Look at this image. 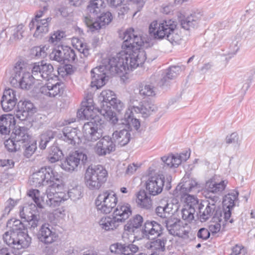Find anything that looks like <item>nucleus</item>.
I'll return each mask as SVG.
<instances>
[{"label": "nucleus", "mask_w": 255, "mask_h": 255, "mask_svg": "<svg viewBox=\"0 0 255 255\" xmlns=\"http://www.w3.org/2000/svg\"><path fill=\"white\" fill-rule=\"evenodd\" d=\"M105 4L103 0H91L87 6L89 12V18H92L101 13L104 10Z\"/></svg>", "instance_id": "72a5a7b5"}, {"label": "nucleus", "mask_w": 255, "mask_h": 255, "mask_svg": "<svg viewBox=\"0 0 255 255\" xmlns=\"http://www.w3.org/2000/svg\"><path fill=\"white\" fill-rule=\"evenodd\" d=\"M64 89L63 84L57 82L56 84L48 83L40 88V92L49 97H55L63 94Z\"/></svg>", "instance_id": "a878e982"}, {"label": "nucleus", "mask_w": 255, "mask_h": 255, "mask_svg": "<svg viewBox=\"0 0 255 255\" xmlns=\"http://www.w3.org/2000/svg\"><path fill=\"white\" fill-rule=\"evenodd\" d=\"M99 223L101 227L107 231L114 230L121 224L118 218L115 217L113 214L111 216L102 218Z\"/></svg>", "instance_id": "7c9ffc66"}, {"label": "nucleus", "mask_w": 255, "mask_h": 255, "mask_svg": "<svg viewBox=\"0 0 255 255\" xmlns=\"http://www.w3.org/2000/svg\"><path fill=\"white\" fill-rule=\"evenodd\" d=\"M94 106L93 104L92 99L87 100L86 101L82 102L81 103V107L77 113V117L80 120H89L90 119L94 120V122L91 121L84 124L83 128H85V126L88 125L90 128H97L95 127L94 123L96 122L94 120V117H95V113L94 112Z\"/></svg>", "instance_id": "f3484780"}, {"label": "nucleus", "mask_w": 255, "mask_h": 255, "mask_svg": "<svg viewBox=\"0 0 255 255\" xmlns=\"http://www.w3.org/2000/svg\"><path fill=\"white\" fill-rule=\"evenodd\" d=\"M139 93L141 96L144 97L153 96L155 95L154 87L149 85L140 86Z\"/></svg>", "instance_id": "13d9d810"}, {"label": "nucleus", "mask_w": 255, "mask_h": 255, "mask_svg": "<svg viewBox=\"0 0 255 255\" xmlns=\"http://www.w3.org/2000/svg\"><path fill=\"white\" fill-rule=\"evenodd\" d=\"M152 240V241L149 244H146V247L148 249L156 252L165 251V245L167 242L165 237H162L161 238Z\"/></svg>", "instance_id": "e433bc0d"}, {"label": "nucleus", "mask_w": 255, "mask_h": 255, "mask_svg": "<svg viewBox=\"0 0 255 255\" xmlns=\"http://www.w3.org/2000/svg\"><path fill=\"white\" fill-rule=\"evenodd\" d=\"M84 134L86 139L95 141L102 136V128H86Z\"/></svg>", "instance_id": "37998d69"}, {"label": "nucleus", "mask_w": 255, "mask_h": 255, "mask_svg": "<svg viewBox=\"0 0 255 255\" xmlns=\"http://www.w3.org/2000/svg\"><path fill=\"white\" fill-rule=\"evenodd\" d=\"M108 172L103 166H89L85 173V183L91 190H99L106 182Z\"/></svg>", "instance_id": "423d86ee"}, {"label": "nucleus", "mask_w": 255, "mask_h": 255, "mask_svg": "<svg viewBox=\"0 0 255 255\" xmlns=\"http://www.w3.org/2000/svg\"><path fill=\"white\" fill-rule=\"evenodd\" d=\"M65 32L63 31L57 30L54 31L49 37L48 41L53 44H56L62 38L65 37Z\"/></svg>", "instance_id": "052dcab7"}, {"label": "nucleus", "mask_w": 255, "mask_h": 255, "mask_svg": "<svg viewBox=\"0 0 255 255\" xmlns=\"http://www.w3.org/2000/svg\"><path fill=\"white\" fill-rule=\"evenodd\" d=\"M60 177L53 168L45 166L33 173L30 178V182L31 185L36 187L49 185V188L47 189H51V196L61 204L67 200V196L65 193L58 191L63 186Z\"/></svg>", "instance_id": "f03ea898"}, {"label": "nucleus", "mask_w": 255, "mask_h": 255, "mask_svg": "<svg viewBox=\"0 0 255 255\" xmlns=\"http://www.w3.org/2000/svg\"><path fill=\"white\" fill-rule=\"evenodd\" d=\"M30 215H27L28 216L25 218V222L27 223V226L29 228L30 230L35 229L38 225L39 222V216L35 214L33 212H29Z\"/></svg>", "instance_id": "603ef678"}, {"label": "nucleus", "mask_w": 255, "mask_h": 255, "mask_svg": "<svg viewBox=\"0 0 255 255\" xmlns=\"http://www.w3.org/2000/svg\"><path fill=\"white\" fill-rule=\"evenodd\" d=\"M112 136L115 143L117 141L121 146L127 144L130 139V134L126 128H123L119 132L118 131L114 132Z\"/></svg>", "instance_id": "c9c22d12"}, {"label": "nucleus", "mask_w": 255, "mask_h": 255, "mask_svg": "<svg viewBox=\"0 0 255 255\" xmlns=\"http://www.w3.org/2000/svg\"><path fill=\"white\" fill-rule=\"evenodd\" d=\"M63 66L57 67V69L56 70L57 76L61 75V77H64L74 73L73 66L71 63H63Z\"/></svg>", "instance_id": "3c124183"}, {"label": "nucleus", "mask_w": 255, "mask_h": 255, "mask_svg": "<svg viewBox=\"0 0 255 255\" xmlns=\"http://www.w3.org/2000/svg\"><path fill=\"white\" fill-rule=\"evenodd\" d=\"M4 144L5 148L9 152H15L19 150L21 147V144H18L14 139H12L11 136L4 141Z\"/></svg>", "instance_id": "864d4df0"}, {"label": "nucleus", "mask_w": 255, "mask_h": 255, "mask_svg": "<svg viewBox=\"0 0 255 255\" xmlns=\"http://www.w3.org/2000/svg\"><path fill=\"white\" fill-rule=\"evenodd\" d=\"M56 136V133L52 130H48L46 132L42 134L40 136L39 141V147L41 150L46 148L47 144Z\"/></svg>", "instance_id": "79ce46f5"}, {"label": "nucleus", "mask_w": 255, "mask_h": 255, "mask_svg": "<svg viewBox=\"0 0 255 255\" xmlns=\"http://www.w3.org/2000/svg\"><path fill=\"white\" fill-rule=\"evenodd\" d=\"M202 16V14L200 12H192L186 17H180L179 22L182 28L188 30L191 28L197 27Z\"/></svg>", "instance_id": "5701e85b"}, {"label": "nucleus", "mask_w": 255, "mask_h": 255, "mask_svg": "<svg viewBox=\"0 0 255 255\" xmlns=\"http://www.w3.org/2000/svg\"><path fill=\"white\" fill-rule=\"evenodd\" d=\"M15 115L12 114L3 115L0 116V128H16L15 125L17 122Z\"/></svg>", "instance_id": "a19ab883"}, {"label": "nucleus", "mask_w": 255, "mask_h": 255, "mask_svg": "<svg viewBox=\"0 0 255 255\" xmlns=\"http://www.w3.org/2000/svg\"><path fill=\"white\" fill-rule=\"evenodd\" d=\"M17 102L16 91L10 88L4 90L0 101L4 111L9 112L12 110Z\"/></svg>", "instance_id": "412c9836"}, {"label": "nucleus", "mask_w": 255, "mask_h": 255, "mask_svg": "<svg viewBox=\"0 0 255 255\" xmlns=\"http://www.w3.org/2000/svg\"><path fill=\"white\" fill-rule=\"evenodd\" d=\"M132 110L136 113H140L144 118L147 117L153 112L157 110V107L148 100H143L138 105H133Z\"/></svg>", "instance_id": "bb28decb"}, {"label": "nucleus", "mask_w": 255, "mask_h": 255, "mask_svg": "<svg viewBox=\"0 0 255 255\" xmlns=\"http://www.w3.org/2000/svg\"><path fill=\"white\" fill-rule=\"evenodd\" d=\"M143 217L137 214L130 218L124 226L125 231L130 234H133L134 235V238L137 239V236L139 234V231L141 229V226L143 223Z\"/></svg>", "instance_id": "b1692460"}, {"label": "nucleus", "mask_w": 255, "mask_h": 255, "mask_svg": "<svg viewBox=\"0 0 255 255\" xmlns=\"http://www.w3.org/2000/svg\"><path fill=\"white\" fill-rule=\"evenodd\" d=\"M14 75L12 77L11 83L18 84L21 89L29 90L34 83L33 75L25 72L20 63H17L13 69Z\"/></svg>", "instance_id": "9b49d317"}, {"label": "nucleus", "mask_w": 255, "mask_h": 255, "mask_svg": "<svg viewBox=\"0 0 255 255\" xmlns=\"http://www.w3.org/2000/svg\"><path fill=\"white\" fill-rule=\"evenodd\" d=\"M88 162L86 154L83 151L76 150L70 153L61 164V167L65 171L73 172L77 170L81 163L85 165Z\"/></svg>", "instance_id": "4468645a"}, {"label": "nucleus", "mask_w": 255, "mask_h": 255, "mask_svg": "<svg viewBox=\"0 0 255 255\" xmlns=\"http://www.w3.org/2000/svg\"><path fill=\"white\" fill-rule=\"evenodd\" d=\"M113 18V16L111 12L103 10V12L92 18L86 16L85 22L90 30L94 32L105 27L106 25L111 23Z\"/></svg>", "instance_id": "f8f14e48"}, {"label": "nucleus", "mask_w": 255, "mask_h": 255, "mask_svg": "<svg viewBox=\"0 0 255 255\" xmlns=\"http://www.w3.org/2000/svg\"><path fill=\"white\" fill-rule=\"evenodd\" d=\"M43 10H39L36 13L34 18H32L29 24V27L30 30L31 31L34 29L35 26L37 27V25L39 24L40 20L39 18L42 17L44 11L47 9V5H44Z\"/></svg>", "instance_id": "4d7b16f0"}, {"label": "nucleus", "mask_w": 255, "mask_h": 255, "mask_svg": "<svg viewBox=\"0 0 255 255\" xmlns=\"http://www.w3.org/2000/svg\"><path fill=\"white\" fill-rule=\"evenodd\" d=\"M162 204V205H159L155 208V213L158 217L167 219L169 215L173 214L174 212L172 211L173 204L167 202Z\"/></svg>", "instance_id": "58836bf2"}, {"label": "nucleus", "mask_w": 255, "mask_h": 255, "mask_svg": "<svg viewBox=\"0 0 255 255\" xmlns=\"http://www.w3.org/2000/svg\"><path fill=\"white\" fill-rule=\"evenodd\" d=\"M131 214L130 205L126 203H119L113 213V215L118 218L121 224L124 223L131 215Z\"/></svg>", "instance_id": "cd10ccee"}, {"label": "nucleus", "mask_w": 255, "mask_h": 255, "mask_svg": "<svg viewBox=\"0 0 255 255\" xmlns=\"http://www.w3.org/2000/svg\"><path fill=\"white\" fill-rule=\"evenodd\" d=\"M167 230L170 235L178 237L183 236L184 227L181 226L179 222H173L171 219L168 218L163 222Z\"/></svg>", "instance_id": "f704fd0d"}, {"label": "nucleus", "mask_w": 255, "mask_h": 255, "mask_svg": "<svg viewBox=\"0 0 255 255\" xmlns=\"http://www.w3.org/2000/svg\"><path fill=\"white\" fill-rule=\"evenodd\" d=\"M28 128H12L11 137L14 139L18 144L22 145L31 139V135L27 132Z\"/></svg>", "instance_id": "2f4dec72"}, {"label": "nucleus", "mask_w": 255, "mask_h": 255, "mask_svg": "<svg viewBox=\"0 0 255 255\" xmlns=\"http://www.w3.org/2000/svg\"><path fill=\"white\" fill-rule=\"evenodd\" d=\"M243 248L244 247L242 245L236 244L232 248V253L228 255H238L241 254V251Z\"/></svg>", "instance_id": "774afa93"}, {"label": "nucleus", "mask_w": 255, "mask_h": 255, "mask_svg": "<svg viewBox=\"0 0 255 255\" xmlns=\"http://www.w3.org/2000/svg\"><path fill=\"white\" fill-rule=\"evenodd\" d=\"M118 198L112 190H105L101 192L95 201L97 209L103 214H109L116 207Z\"/></svg>", "instance_id": "6e6552de"}, {"label": "nucleus", "mask_w": 255, "mask_h": 255, "mask_svg": "<svg viewBox=\"0 0 255 255\" xmlns=\"http://www.w3.org/2000/svg\"><path fill=\"white\" fill-rule=\"evenodd\" d=\"M27 195L31 197L35 203L36 204L37 207L39 209L43 208L42 204L40 202L39 196L40 191L37 189L30 190Z\"/></svg>", "instance_id": "bf43d9fd"}, {"label": "nucleus", "mask_w": 255, "mask_h": 255, "mask_svg": "<svg viewBox=\"0 0 255 255\" xmlns=\"http://www.w3.org/2000/svg\"><path fill=\"white\" fill-rule=\"evenodd\" d=\"M100 98L103 99L102 105L98 110L99 112L107 121L115 125L119 120L115 112L112 108L120 113L125 108L124 104L117 98L113 91L109 90L103 91L101 93Z\"/></svg>", "instance_id": "39448f33"}, {"label": "nucleus", "mask_w": 255, "mask_h": 255, "mask_svg": "<svg viewBox=\"0 0 255 255\" xmlns=\"http://www.w3.org/2000/svg\"><path fill=\"white\" fill-rule=\"evenodd\" d=\"M29 212H31V210L28 208L22 207L19 211V216L21 219H23V222H25V218L27 217V215H30Z\"/></svg>", "instance_id": "338daca9"}, {"label": "nucleus", "mask_w": 255, "mask_h": 255, "mask_svg": "<svg viewBox=\"0 0 255 255\" xmlns=\"http://www.w3.org/2000/svg\"><path fill=\"white\" fill-rule=\"evenodd\" d=\"M47 50L48 47L45 45L34 46L30 50V55L32 58H44L47 55Z\"/></svg>", "instance_id": "49530a36"}, {"label": "nucleus", "mask_w": 255, "mask_h": 255, "mask_svg": "<svg viewBox=\"0 0 255 255\" xmlns=\"http://www.w3.org/2000/svg\"><path fill=\"white\" fill-rule=\"evenodd\" d=\"M171 179L167 178L165 182V177L162 174L149 175L145 183V188L150 195L156 196L161 193L165 185V189L168 191L171 188Z\"/></svg>", "instance_id": "0eeeda50"}, {"label": "nucleus", "mask_w": 255, "mask_h": 255, "mask_svg": "<svg viewBox=\"0 0 255 255\" xmlns=\"http://www.w3.org/2000/svg\"><path fill=\"white\" fill-rule=\"evenodd\" d=\"M239 192L237 190H234L225 195L223 199V206H221L224 209L223 218L228 221L230 223H233L234 220L230 219L232 214V208L235 206V201L238 199Z\"/></svg>", "instance_id": "aec40b11"}, {"label": "nucleus", "mask_w": 255, "mask_h": 255, "mask_svg": "<svg viewBox=\"0 0 255 255\" xmlns=\"http://www.w3.org/2000/svg\"><path fill=\"white\" fill-rule=\"evenodd\" d=\"M228 184L227 180H222L219 182L215 179H211L206 183L205 186L209 192L220 194L225 189Z\"/></svg>", "instance_id": "473e14b6"}, {"label": "nucleus", "mask_w": 255, "mask_h": 255, "mask_svg": "<svg viewBox=\"0 0 255 255\" xmlns=\"http://www.w3.org/2000/svg\"><path fill=\"white\" fill-rule=\"evenodd\" d=\"M115 141L109 136H105L97 143L95 151L99 156H105L115 151Z\"/></svg>", "instance_id": "6ab92c4d"}, {"label": "nucleus", "mask_w": 255, "mask_h": 255, "mask_svg": "<svg viewBox=\"0 0 255 255\" xmlns=\"http://www.w3.org/2000/svg\"><path fill=\"white\" fill-rule=\"evenodd\" d=\"M21 147L24 149V156L26 158H29L34 153L37 148L36 141L34 140L31 142L29 140L27 142L21 145Z\"/></svg>", "instance_id": "8fccbe9b"}, {"label": "nucleus", "mask_w": 255, "mask_h": 255, "mask_svg": "<svg viewBox=\"0 0 255 255\" xmlns=\"http://www.w3.org/2000/svg\"><path fill=\"white\" fill-rule=\"evenodd\" d=\"M51 189H46V193L47 194V198L48 199L46 200V204L48 206L51 207H56L60 205L58 200H56L54 197L51 196Z\"/></svg>", "instance_id": "680f3d73"}, {"label": "nucleus", "mask_w": 255, "mask_h": 255, "mask_svg": "<svg viewBox=\"0 0 255 255\" xmlns=\"http://www.w3.org/2000/svg\"><path fill=\"white\" fill-rule=\"evenodd\" d=\"M136 203L138 207L150 210L152 206V201L150 196L144 190H139L136 194Z\"/></svg>", "instance_id": "c85d7f7f"}, {"label": "nucleus", "mask_w": 255, "mask_h": 255, "mask_svg": "<svg viewBox=\"0 0 255 255\" xmlns=\"http://www.w3.org/2000/svg\"><path fill=\"white\" fill-rule=\"evenodd\" d=\"M197 182L192 179L183 178L182 182L179 183L174 190V194L181 195H187L189 192L195 190L197 188Z\"/></svg>", "instance_id": "393cba45"}, {"label": "nucleus", "mask_w": 255, "mask_h": 255, "mask_svg": "<svg viewBox=\"0 0 255 255\" xmlns=\"http://www.w3.org/2000/svg\"><path fill=\"white\" fill-rule=\"evenodd\" d=\"M15 117L20 122H23V124L28 126L27 122L29 117H31L37 112V109L33 104L28 100H20L16 103L13 109Z\"/></svg>", "instance_id": "ddd939ff"}, {"label": "nucleus", "mask_w": 255, "mask_h": 255, "mask_svg": "<svg viewBox=\"0 0 255 255\" xmlns=\"http://www.w3.org/2000/svg\"><path fill=\"white\" fill-rule=\"evenodd\" d=\"M190 202H188L187 204L184 206L180 211L176 209L178 216H181L182 219L187 222H191L194 219V214L196 211V207L194 205L193 200H191Z\"/></svg>", "instance_id": "c756f323"}, {"label": "nucleus", "mask_w": 255, "mask_h": 255, "mask_svg": "<svg viewBox=\"0 0 255 255\" xmlns=\"http://www.w3.org/2000/svg\"><path fill=\"white\" fill-rule=\"evenodd\" d=\"M163 229L161 225L154 221H146L137 236V240L154 239L156 237H161Z\"/></svg>", "instance_id": "2eb2a0df"}, {"label": "nucleus", "mask_w": 255, "mask_h": 255, "mask_svg": "<svg viewBox=\"0 0 255 255\" xmlns=\"http://www.w3.org/2000/svg\"><path fill=\"white\" fill-rule=\"evenodd\" d=\"M197 236L198 239L202 241L207 240L210 236V232L207 229L202 228L198 231Z\"/></svg>", "instance_id": "e2e57ef3"}, {"label": "nucleus", "mask_w": 255, "mask_h": 255, "mask_svg": "<svg viewBox=\"0 0 255 255\" xmlns=\"http://www.w3.org/2000/svg\"><path fill=\"white\" fill-rule=\"evenodd\" d=\"M110 251L117 254L131 255L136 253L138 247L133 244L132 242H120L112 244L110 247Z\"/></svg>", "instance_id": "4be33fe9"}, {"label": "nucleus", "mask_w": 255, "mask_h": 255, "mask_svg": "<svg viewBox=\"0 0 255 255\" xmlns=\"http://www.w3.org/2000/svg\"><path fill=\"white\" fill-rule=\"evenodd\" d=\"M177 22L172 19L154 20L149 26V34L155 40L166 38L171 43L179 44L181 37L178 33Z\"/></svg>", "instance_id": "7ed1b4c3"}, {"label": "nucleus", "mask_w": 255, "mask_h": 255, "mask_svg": "<svg viewBox=\"0 0 255 255\" xmlns=\"http://www.w3.org/2000/svg\"><path fill=\"white\" fill-rule=\"evenodd\" d=\"M77 43L80 46V48L78 50L82 53L84 56L87 57L89 54V48L86 43H83L81 41H77Z\"/></svg>", "instance_id": "69168bd1"}, {"label": "nucleus", "mask_w": 255, "mask_h": 255, "mask_svg": "<svg viewBox=\"0 0 255 255\" xmlns=\"http://www.w3.org/2000/svg\"><path fill=\"white\" fill-rule=\"evenodd\" d=\"M49 58L52 60L63 63H75L78 60L75 50L69 46L62 45L54 47Z\"/></svg>", "instance_id": "9d476101"}, {"label": "nucleus", "mask_w": 255, "mask_h": 255, "mask_svg": "<svg viewBox=\"0 0 255 255\" xmlns=\"http://www.w3.org/2000/svg\"><path fill=\"white\" fill-rule=\"evenodd\" d=\"M2 238L7 246L18 250L27 248L31 243V238L25 232H6Z\"/></svg>", "instance_id": "1a4fd4ad"}, {"label": "nucleus", "mask_w": 255, "mask_h": 255, "mask_svg": "<svg viewBox=\"0 0 255 255\" xmlns=\"http://www.w3.org/2000/svg\"><path fill=\"white\" fill-rule=\"evenodd\" d=\"M37 236L39 241L45 245L51 244L56 242L59 238L52 226L48 223L41 226Z\"/></svg>", "instance_id": "a211bd4d"}, {"label": "nucleus", "mask_w": 255, "mask_h": 255, "mask_svg": "<svg viewBox=\"0 0 255 255\" xmlns=\"http://www.w3.org/2000/svg\"><path fill=\"white\" fill-rule=\"evenodd\" d=\"M119 125H125V128H140V124L139 121L133 118L132 112L129 114L127 113L125 117L120 120Z\"/></svg>", "instance_id": "4c0bfd02"}, {"label": "nucleus", "mask_w": 255, "mask_h": 255, "mask_svg": "<svg viewBox=\"0 0 255 255\" xmlns=\"http://www.w3.org/2000/svg\"><path fill=\"white\" fill-rule=\"evenodd\" d=\"M63 156L62 150L57 146L53 145L50 148L48 159L51 163H55L61 160Z\"/></svg>", "instance_id": "a18cd8bd"}, {"label": "nucleus", "mask_w": 255, "mask_h": 255, "mask_svg": "<svg viewBox=\"0 0 255 255\" xmlns=\"http://www.w3.org/2000/svg\"><path fill=\"white\" fill-rule=\"evenodd\" d=\"M10 225V229L7 232H25V226L20 220L15 219L13 221L12 219L9 220L7 222V226Z\"/></svg>", "instance_id": "de8ad7c7"}, {"label": "nucleus", "mask_w": 255, "mask_h": 255, "mask_svg": "<svg viewBox=\"0 0 255 255\" xmlns=\"http://www.w3.org/2000/svg\"><path fill=\"white\" fill-rule=\"evenodd\" d=\"M82 188L80 186H76L69 190L68 192L67 199L70 198L72 200L76 201L82 197Z\"/></svg>", "instance_id": "6e6d98bb"}, {"label": "nucleus", "mask_w": 255, "mask_h": 255, "mask_svg": "<svg viewBox=\"0 0 255 255\" xmlns=\"http://www.w3.org/2000/svg\"><path fill=\"white\" fill-rule=\"evenodd\" d=\"M17 201L18 200L14 201L11 198L7 200L5 203L4 213L8 214L12 209L17 204Z\"/></svg>", "instance_id": "0e129e2a"}, {"label": "nucleus", "mask_w": 255, "mask_h": 255, "mask_svg": "<svg viewBox=\"0 0 255 255\" xmlns=\"http://www.w3.org/2000/svg\"><path fill=\"white\" fill-rule=\"evenodd\" d=\"M31 73L35 76L39 74L40 77L48 81L57 77V72L54 70L53 66L44 60L34 63L32 65Z\"/></svg>", "instance_id": "dca6fc26"}, {"label": "nucleus", "mask_w": 255, "mask_h": 255, "mask_svg": "<svg viewBox=\"0 0 255 255\" xmlns=\"http://www.w3.org/2000/svg\"><path fill=\"white\" fill-rule=\"evenodd\" d=\"M123 39V50L116 57L103 60L102 65L91 71L92 87L98 89L105 85L107 74L122 76L142 66L146 60L144 48L149 46V43L146 40L144 41L137 31L132 27L128 28L124 33Z\"/></svg>", "instance_id": "f257e3e1"}, {"label": "nucleus", "mask_w": 255, "mask_h": 255, "mask_svg": "<svg viewBox=\"0 0 255 255\" xmlns=\"http://www.w3.org/2000/svg\"><path fill=\"white\" fill-rule=\"evenodd\" d=\"M51 19V17L40 19V23L37 25L33 36L38 37L41 34L47 33L49 30V22H50Z\"/></svg>", "instance_id": "c03bdc74"}, {"label": "nucleus", "mask_w": 255, "mask_h": 255, "mask_svg": "<svg viewBox=\"0 0 255 255\" xmlns=\"http://www.w3.org/2000/svg\"><path fill=\"white\" fill-rule=\"evenodd\" d=\"M224 214H223V217L221 219V221H219L218 220H213L214 222H216L214 225H211L209 226V229L210 231L212 232L213 234H216L218 232H219L221 229V227H223L222 231L225 230V226L227 224V223L229 222L228 221L225 220L224 218Z\"/></svg>", "instance_id": "5fc2aeb1"}, {"label": "nucleus", "mask_w": 255, "mask_h": 255, "mask_svg": "<svg viewBox=\"0 0 255 255\" xmlns=\"http://www.w3.org/2000/svg\"><path fill=\"white\" fill-rule=\"evenodd\" d=\"M193 200L194 205L198 210L197 215L198 218L202 222H206L210 218L213 220H218L221 221L224 212V209L217 204L219 200L218 196L214 195L209 196V200L202 201L200 203L197 199L192 197H189Z\"/></svg>", "instance_id": "20e7f679"}, {"label": "nucleus", "mask_w": 255, "mask_h": 255, "mask_svg": "<svg viewBox=\"0 0 255 255\" xmlns=\"http://www.w3.org/2000/svg\"><path fill=\"white\" fill-rule=\"evenodd\" d=\"M63 139L68 142L69 143L72 144L73 142H75V138L77 137L79 138L78 135V128H63Z\"/></svg>", "instance_id": "09e8293b"}, {"label": "nucleus", "mask_w": 255, "mask_h": 255, "mask_svg": "<svg viewBox=\"0 0 255 255\" xmlns=\"http://www.w3.org/2000/svg\"><path fill=\"white\" fill-rule=\"evenodd\" d=\"M182 71V67L179 66H171L166 70L164 74H162L163 77L161 82L164 84L168 80L175 79Z\"/></svg>", "instance_id": "ea45409f"}]
</instances>
